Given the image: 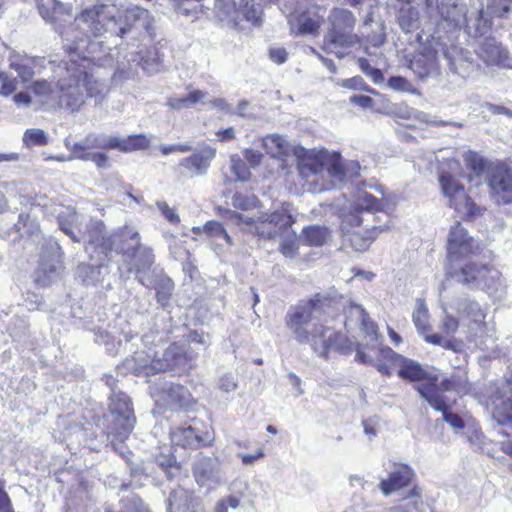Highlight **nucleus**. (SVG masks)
<instances>
[{"label": "nucleus", "instance_id": "bb28decb", "mask_svg": "<svg viewBox=\"0 0 512 512\" xmlns=\"http://www.w3.org/2000/svg\"><path fill=\"white\" fill-rule=\"evenodd\" d=\"M267 485L258 478L250 481L237 479L231 484V491L239 495L243 500L253 503L256 499H263L267 496Z\"/></svg>", "mask_w": 512, "mask_h": 512}, {"label": "nucleus", "instance_id": "de8ad7c7", "mask_svg": "<svg viewBox=\"0 0 512 512\" xmlns=\"http://www.w3.org/2000/svg\"><path fill=\"white\" fill-rule=\"evenodd\" d=\"M65 147L73 154L75 159L80 160L81 155L91 154L90 150L94 149L91 133L82 140L71 143L69 139L64 141Z\"/></svg>", "mask_w": 512, "mask_h": 512}, {"label": "nucleus", "instance_id": "9d476101", "mask_svg": "<svg viewBox=\"0 0 512 512\" xmlns=\"http://www.w3.org/2000/svg\"><path fill=\"white\" fill-rule=\"evenodd\" d=\"M330 29L324 36L323 49L342 58V48H349L359 42V37L353 33L356 18L347 9L336 8L329 15Z\"/></svg>", "mask_w": 512, "mask_h": 512}, {"label": "nucleus", "instance_id": "e433bc0d", "mask_svg": "<svg viewBox=\"0 0 512 512\" xmlns=\"http://www.w3.org/2000/svg\"><path fill=\"white\" fill-rule=\"evenodd\" d=\"M457 316L469 319L474 324H481L485 319V313L480 305L471 300H461L455 306Z\"/></svg>", "mask_w": 512, "mask_h": 512}, {"label": "nucleus", "instance_id": "ddd939ff", "mask_svg": "<svg viewBox=\"0 0 512 512\" xmlns=\"http://www.w3.org/2000/svg\"><path fill=\"white\" fill-rule=\"evenodd\" d=\"M110 411L113 415L110 434L114 439L123 442L134 428L135 416L129 397L124 393H117L110 397Z\"/></svg>", "mask_w": 512, "mask_h": 512}, {"label": "nucleus", "instance_id": "a878e982", "mask_svg": "<svg viewBox=\"0 0 512 512\" xmlns=\"http://www.w3.org/2000/svg\"><path fill=\"white\" fill-rule=\"evenodd\" d=\"M200 509V500L183 488L173 490L167 500V512H199Z\"/></svg>", "mask_w": 512, "mask_h": 512}, {"label": "nucleus", "instance_id": "473e14b6", "mask_svg": "<svg viewBox=\"0 0 512 512\" xmlns=\"http://www.w3.org/2000/svg\"><path fill=\"white\" fill-rule=\"evenodd\" d=\"M203 234L206 236L210 244L214 245L215 251L218 247L233 245L232 238L227 233L223 225L218 221L211 220L203 225Z\"/></svg>", "mask_w": 512, "mask_h": 512}, {"label": "nucleus", "instance_id": "6e6d98bb", "mask_svg": "<svg viewBox=\"0 0 512 512\" xmlns=\"http://www.w3.org/2000/svg\"><path fill=\"white\" fill-rule=\"evenodd\" d=\"M111 238L112 241H114V243L117 239H120L121 241H133V244L131 246L141 245L139 242L140 237L138 230L130 225H125L123 228L120 229L119 234L113 235Z\"/></svg>", "mask_w": 512, "mask_h": 512}, {"label": "nucleus", "instance_id": "412c9836", "mask_svg": "<svg viewBox=\"0 0 512 512\" xmlns=\"http://www.w3.org/2000/svg\"><path fill=\"white\" fill-rule=\"evenodd\" d=\"M344 325L347 333L351 332L355 327H359L371 341L378 339L377 325L369 318L368 313L361 305H349L346 310Z\"/></svg>", "mask_w": 512, "mask_h": 512}, {"label": "nucleus", "instance_id": "f03ea898", "mask_svg": "<svg viewBox=\"0 0 512 512\" xmlns=\"http://www.w3.org/2000/svg\"><path fill=\"white\" fill-rule=\"evenodd\" d=\"M334 305L332 299L316 295L291 306L285 316V324L294 339L300 344L309 343L321 358H327L331 351L348 354L355 349L351 339L327 324Z\"/></svg>", "mask_w": 512, "mask_h": 512}, {"label": "nucleus", "instance_id": "a19ab883", "mask_svg": "<svg viewBox=\"0 0 512 512\" xmlns=\"http://www.w3.org/2000/svg\"><path fill=\"white\" fill-rule=\"evenodd\" d=\"M492 416L501 425L512 424V399L499 397L493 401Z\"/></svg>", "mask_w": 512, "mask_h": 512}, {"label": "nucleus", "instance_id": "c756f323", "mask_svg": "<svg viewBox=\"0 0 512 512\" xmlns=\"http://www.w3.org/2000/svg\"><path fill=\"white\" fill-rule=\"evenodd\" d=\"M455 392L458 395H466L471 391L467 373L464 370L455 371L449 378H444L440 385L436 384V392Z\"/></svg>", "mask_w": 512, "mask_h": 512}, {"label": "nucleus", "instance_id": "5701e85b", "mask_svg": "<svg viewBox=\"0 0 512 512\" xmlns=\"http://www.w3.org/2000/svg\"><path fill=\"white\" fill-rule=\"evenodd\" d=\"M323 22V17L315 11L293 13L288 16L290 30L296 35H316Z\"/></svg>", "mask_w": 512, "mask_h": 512}, {"label": "nucleus", "instance_id": "09e8293b", "mask_svg": "<svg viewBox=\"0 0 512 512\" xmlns=\"http://www.w3.org/2000/svg\"><path fill=\"white\" fill-rule=\"evenodd\" d=\"M23 143L27 148L44 146L48 143V134L39 128L27 129L23 134Z\"/></svg>", "mask_w": 512, "mask_h": 512}, {"label": "nucleus", "instance_id": "79ce46f5", "mask_svg": "<svg viewBox=\"0 0 512 512\" xmlns=\"http://www.w3.org/2000/svg\"><path fill=\"white\" fill-rule=\"evenodd\" d=\"M237 13L253 24H258L261 19L262 9L254 0H239L235 2Z\"/></svg>", "mask_w": 512, "mask_h": 512}, {"label": "nucleus", "instance_id": "20e7f679", "mask_svg": "<svg viewBox=\"0 0 512 512\" xmlns=\"http://www.w3.org/2000/svg\"><path fill=\"white\" fill-rule=\"evenodd\" d=\"M298 170L312 192L319 193L338 188L345 180L359 176L361 166L355 160L343 162L337 153L309 152L300 157Z\"/></svg>", "mask_w": 512, "mask_h": 512}, {"label": "nucleus", "instance_id": "7ed1b4c3", "mask_svg": "<svg viewBox=\"0 0 512 512\" xmlns=\"http://www.w3.org/2000/svg\"><path fill=\"white\" fill-rule=\"evenodd\" d=\"M380 197L366 191L359 192L350 209L343 213L341 230L344 242L358 252L366 251L378 235L389 226L380 223L378 212L382 211L384 192L376 187Z\"/></svg>", "mask_w": 512, "mask_h": 512}, {"label": "nucleus", "instance_id": "774afa93", "mask_svg": "<svg viewBox=\"0 0 512 512\" xmlns=\"http://www.w3.org/2000/svg\"><path fill=\"white\" fill-rule=\"evenodd\" d=\"M124 512H150L142 500L136 497L126 499L123 502Z\"/></svg>", "mask_w": 512, "mask_h": 512}, {"label": "nucleus", "instance_id": "4c0bfd02", "mask_svg": "<svg viewBox=\"0 0 512 512\" xmlns=\"http://www.w3.org/2000/svg\"><path fill=\"white\" fill-rule=\"evenodd\" d=\"M151 139L143 134L120 137L117 135V150L130 153L145 150L150 146Z\"/></svg>", "mask_w": 512, "mask_h": 512}, {"label": "nucleus", "instance_id": "6ab92c4d", "mask_svg": "<svg viewBox=\"0 0 512 512\" xmlns=\"http://www.w3.org/2000/svg\"><path fill=\"white\" fill-rule=\"evenodd\" d=\"M215 155L216 149L204 145L191 156L181 159L178 164V171L181 174H189L190 176L204 175Z\"/></svg>", "mask_w": 512, "mask_h": 512}, {"label": "nucleus", "instance_id": "58836bf2", "mask_svg": "<svg viewBox=\"0 0 512 512\" xmlns=\"http://www.w3.org/2000/svg\"><path fill=\"white\" fill-rule=\"evenodd\" d=\"M132 61L137 62L148 74L157 73L162 68V60L155 49L147 50L145 55L142 50L137 52Z\"/></svg>", "mask_w": 512, "mask_h": 512}, {"label": "nucleus", "instance_id": "dca6fc26", "mask_svg": "<svg viewBox=\"0 0 512 512\" xmlns=\"http://www.w3.org/2000/svg\"><path fill=\"white\" fill-rule=\"evenodd\" d=\"M488 185L491 197L498 204L512 202V169L506 164H496L490 168Z\"/></svg>", "mask_w": 512, "mask_h": 512}, {"label": "nucleus", "instance_id": "cd10ccee", "mask_svg": "<svg viewBox=\"0 0 512 512\" xmlns=\"http://www.w3.org/2000/svg\"><path fill=\"white\" fill-rule=\"evenodd\" d=\"M414 476V471L405 464H397L387 479L380 482L379 487L385 496L407 486Z\"/></svg>", "mask_w": 512, "mask_h": 512}, {"label": "nucleus", "instance_id": "5fc2aeb1", "mask_svg": "<svg viewBox=\"0 0 512 512\" xmlns=\"http://www.w3.org/2000/svg\"><path fill=\"white\" fill-rule=\"evenodd\" d=\"M38 10L42 18L46 21L56 23L58 16L52 13L53 9H57V0H38Z\"/></svg>", "mask_w": 512, "mask_h": 512}, {"label": "nucleus", "instance_id": "864d4df0", "mask_svg": "<svg viewBox=\"0 0 512 512\" xmlns=\"http://www.w3.org/2000/svg\"><path fill=\"white\" fill-rule=\"evenodd\" d=\"M94 149H116L117 135L93 134L91 133Z\"/></svg>", "mask_w": 512, "mask_h": 512}, {"label": "nucleus", "instance_id": "6e6552de", "mask_svg": "<svg viewBox=\"0 0 512 512\" xmlns=\"http://www.w3.org/2000/svg\"><path fill=\"white\" fill-rule=\"evenodd\" d=\"M379 358L372 359L365 353L357 350L356 358L365 364H372L379 372L385 375H390L392 369H397V374L400 378L409 381L426 380L427 384H420L417 387L425 386L436 391V382L439 380V373L436 369L430 371L424 370L422 366L415 360L406 358L389 347H382L378 351Z\"/></svg>", "mask_w": 512, "mask_h": 512}, {"label": "nucleus", "instance_id": "ea45409f", "mask_svg": "<svg viewBox=\"0 0 512 512\" xmlns=\"http://www.w3.org/2000/svg\"><path fill=\"white\" fill-rule=\"evenodd\" d=\"M207 93L201 90L190 91L186 96L183 97H171L168 99V105L172 109L181 110L194 106L195 104L201 103L206 104Z\"/></svg>", "mask_w": 512, "mask_h": 512}, {"label": "nucleus", "instance_id": "4d7b16f0", "mask_svg": "<svg viewBox=\"0 0 512 512\" xmlns=\"http://www.w3.org/2000/svg\"><path fill=\"white\" fill-rule=\"evenodd\" d=\"M358 65H359V68L360 70L366 75L368 76L369 78H371V80L378 84V83H381L383 80H384V76H383V73L381 72L380 69L378 68H374L372 67L368 60L365 59V58H359L358 59Z\"/></svg>", "mask_w": 512, "mask_h": 512}, {"label": "nucleus", "instance_id": "338daca9", "mask_svg": "<svg viewBox=\"0 0 512 512\" xmlns=\"http://www.w3.org/2000/svg\"><path fill=\"white\" fill-rule=\"evenodd\" d=\"M173 284L170 279L164 280L161 284V289H157V300L161 305H165L172 293Z\"/></svg>", "mask_w": 512, "mask_h": 512}, {"label": "nucleus", "instance_id": "0eeeda50", "mask_svg": "<svg viewBox=\"0 0 512 512\" xmlns=\"http://www.w3.org/2000/svg\"><path fill=\"white\" fill-rule=\"evenodd\" d=\"M125 365L136 376L145 377L163 371L182 373L190 368L187 355L176 344L166 349L148 347L146 351L136 352L131 359H127Z\"/></svg>", "mask_w": 512, "mask_h": 512}, {"label": "nucleus", "instance_id": "7c9ffc66", "mask_svg": "<svg viewBox=\"0 0 512 512\" xmlns=\"http://www.w3.org/2000/svg\"><path fill=\"white\" fill-rule=\"evenodd\" d=\"M171 442L175 446L183 448H197L205 444L204 439L191 427H178L170 434Z\"/></svg>", "mask_w": 512, "mask_h": 512}, {"label": "nucleus", "instance_id": "0e129e2a", "mask_svg": "<svg viewBox=\"0 0 512 512\" xmlns=\"http://www.w3.org/2000/svg\"><path fill=\"white\" fill-rule=\"evenodd\" d=\"M218 387L225 393H231L237 389L238 383L233 375L226 374L219 379Z\"/></svg>", "mask_w": 512, "mask_h": 512}, {"label": "nucleus", "instance_id": "2f4dec72", "mask_svg": "<svg viewBox=\"0 0 512 512\" xmlns=\"http://www.w3.org/2000/svg\"><path fill=\"white\" fill-rule=\"evenodd\" d=\"M262 146L267 154L278 159H283L293 151V147L288 140L279 134L265 136L262 139Z\"/></svg>", "mask_w": 512, "mask_h": 512}, {"label": "nucleus", "instance_id": "603ef678", "mask_svg": "<svg viewBox=\"0 0 512 512\" xmlns=\"http://www.w3.org/2000/svg\"><path fill=\"white\" fill-rule=\"evenodd\" d=\"M231 171L235 174L236 178L240 181H246L250 177V171L246 167L245 162L238 155H231L230 157Z\"/></svg>", "mask_w": 512, "mask_h": 512}, {"label": "nucleus", "instance_id": "f257e3e1", "mask_svg": "<svg viewBox=\"0 0 512 512\" xmlns=\"http://www.w3.org/2000/svg\"><path fill=\"white\" fill-rule=\"evenodd\" d=\"M57 6V9L52 10V13L58 16L56 29L67 42L68 50L79 54L92 53V38L102 36L104 33L121 38L134 30L139 34L142 30L145 34H150L153 25L150 12L139 6L128 8L123 14H118L114 5L96 4L85 8L68 27L62 29L61 23L71 17L72 6L59 1Z\"/></svg>", "mask_w": 512, "mask_h": 512}, {"label": "nucleus", "instance_id": "b1692460", "mask_svg": "<svg viewBox=\"0 0 512 512\" xmlns=\"http://www.w3.org/2000/svg\"><path fill=\"white\" fill-rule=\"evenodd\" d=\"M419 393L432 408L443 413L444 421L454 428L461 429L464 427L463 420L457 414L448 412L449 406L441 393H437L433 389L425 386L419 387Z\"/></svg>", "mask_w": 512, "mask_h": 512}, {"label": "nucleus", "instance_id": "4468645a", "mask_svg": "<svg viewBox=\"0 0 512 512\" xmlns=\"http://www.w3.org/2000/svg\"><path fill=\"white\" fill-rule=\"evenodd\" d=\"M439 183L444 197L448 199L449 206L459 215L467 218L480 215L481 208L472 202L464 186L449 173H441Z\"/></svg>", "mask_w": 512, "mask_h": 512}, {"label": "nucleus", "instance_id": "680f3d73", "mask_svg": "<svg viewBox=\"0 0 512 512\" xmlns=\"http://www.w3.org/2000/svg\"><path fill=\"white\" fill-rule=\"evenodd\" d=\"M18 190V184L15 182L11 183H0V213L8 209V203L5 198V193L8 195L14 194Z\"/></svg>", "mask_w": 512, "mask_h": 512}, {"label": "nucleus", "instance_id": "a18cd8bd", "mask_svg": "<svg viewBox=\"0 0 512 512\" xmlns=\"http://www.w3.org/2000/svg\"><path fill=\"white\" fill-rule=\"evenodd\" d=\"M279 238L281 239V253L287 258H294L298 250L296 233L288 228L285 232H281Z\"/></svg>", "mask_w": 512, "mask_h": 512}, {"label": "nucleus", "instance_id": "aec40b11", "mask_svg": "<svg viewBox=\"0 0 512 512\" xmlns=\"http://www.w3.org/2000/svg\"><path fill=\"white\" fill-rule=\"evenodd\" d=\"M193 474L198 485L212 488L222 480L220 463L217 458L199 457L193 465Z\"/></svg>", "mask_w": 512, "mask_h": 512}, {"label": "nucleus", "instance_id": "c9c22d12", "mask_svg": "<svg viewBox=\"0 0 512 512\" xmlns=\"http://www.w3.org/2000/svg\"><path fill=\"white\" fill-rule=\"evenodd\" d=\"M411 69L420 78L428 77L437 70V59L435 53L420 54L416 56L410 65Z\"/></svg>", "mask_w": 512, "mask_h": 512}, {"label": "nucleus", "instance_id": "423d86ee", "mask_svg": "<svg viewBox=\"0 0 512 512\" xmlns=\"http://www.w3.org/2000/svg\"><path fill=\"white\" fill-rule=\"evenodd\" d=\"M32 204L40 206L47 216L56 217L59 227L64 233L75 242L84 241L87 243L86 251L89 254L97 253L100 260L101 255L106 257L108 252L114 248L112 238H106L104 235L105 225L102 221H91L86 231L80 237H77L73 231V225L77 223L78 215L72 207L48 200L44 195L36 196Z\"/></svg>", "mask_w": 512, "mask_h": 512}, {"label": "nucleus", "instance_id": "e2e57ef3", "mask_svg": "<svg viewBox=\"0 0 512 512\" xmlns=\"http://www.w3.org/2000/svg\"><path fill=\"white\" fill-rule=\"evenodd\" d=\"M82 161H92L96 164L99 169H104L109 167L108 156L102 152H92L91 154H85L79 156Z\"/></svg>", "mask_w": 512, "mask_h": 512}, {"label": "nucleus", "instance_id": "8fccbe9b", "mask_svg": "<svg viewBox=\"0 0 512 512\" xmlns=\"http://www.w3.org/2000/svg\"><path fill=\"white\" fill-rule=\"evenodd\" d=\"M16 227L20 233L30 236H37L40 232L39 224L29 214L21 213Z\"/></svg>", "mask_w": 512, "mask_h": 512}, {"label": "nucleus", "instance_id": "f704fd0d", "mask_svg": "<svg viewBox=\"0 0 512 512\" xmlns=\"http://www.w3.org/2000/svg\"><path fill=\"white\" fill-rule=\"evenodd\" d=\"M9 66L17 72L22 82H27L34 75L36 59L27 55L14 54L10 57Z\"/></svg>", "mask_w": 512, "mask_h": 512}, {"label": "nucleus", "instance_id": "c03bdc74", "mask_svg": "<svg viewBox=\"0 0 512 512\" xmlns=\"http://www.w3.org/2000/svg\"><path fill=\"white\" fill-rule=\"evenodd\" d=\"M328 237V230L321 226H311L302 232V241L311 246L323 245Z\"/></svg>", "mask_w": 512, "mask_h": 512}, {"label": "nucleus", "instance_id": "9b49d317", "mask_svg": "<svg viewBox=\"0 0 512 512\" xmlns=\"http://www.w3.org/2000/svg\"><path fill=\"white\" fill-rule=\"evenodd\" d=\"M230 220L242 229L256 233L260 237L274 239L291 228L294 220L286 211H275L270 214H262L257 219L254 216H247L240 213H232Z\"/></svg>", "mask_w": 512, "mask_h": 512}, {"label": "nucleus", "instance_id": "c85d7f7f", "mask_svg": "<svg viewBox=\"0 0 512 512\" xmlns=\"http://www.w3.org/2000/svg\"><path fill=\"white\" fill-rule=\"evenodd\" d=\"M159 401H162L170 409H179L186 407L191 402V394L184 386L179 384H166L161 394Z\"/></svg>", "mask_w": 512, "mask_h": 512}, {"label": "nucleus", "instance_id": "bf43d9fd", "mask_svg": "<svg viewBox=\"0 0 512 512\" xmlns=\"http://www.w3.org/2000/svg\"><path fill=\"white\" fill-rule=\"evenodd\" d=\"M256 204L255 196H245L242 193H235L232 197V205L244 211L249 210Z\"/></svg>", "mask_w": 512, "mask_h": 512}, {"label": "nucleus", "instance_id": "3c124183", "mask_svg": "<svg viewBox=\"0 0 512 512\" xmlns=\"http://www.w3.org/2000/svg\"><path fill=\"white\" fill-rule=\"evenodd\" d=\"M512 7V0H489L487 13L493 17H504Z\"/></svg>", "mask_w": 512, "mask_h": 512}, {"label": "nucleus", "instance_id": "37998d69", "mask_svg": "<svg viewBox=\"0 0 512 512\" xmlns=\"http://www.w3.org/2000/svg\"><path fill=\"white\" fill-rule=\"evenodd\" d=\"M398 22L401 29L408 33L418 27L419 13L418 10L411 6H404L399 10Z\"/></svg>", "mask_w": 512, "mask_h": 512}, {"label": "nucleus", "instance_id": "393cba45", "mask_svg": "<svg viewBox=\"0 0 512 512\" xmlns=\"http://www.w3.org/2000/svg\"><path fill=\"white\" fill-rule=\"evenodd\" d=\"M456 315L457 313L453 305H443L442 315L439 322L440 332L437 334L456 342V348L450 350L453 352H460L463 348V342L454 337L455 333H457L460 327L459 318Z\"/></svg>", "mask_w": 512, "mask_h": 512}, {"label": "nucleus", "instance_id": "a211bd4d", "mask_svg": "<svg viewBox=\"0 0 512 512\" xmlns=\"http://www.w3.org/2000/svg\"><path fill=\"white\" fill-rule=\"evenodd\" d=\"M476 52L478 57L487 66H496L502 68L512 67V60L509 57L507 49L503 47V45L495 38H485L480 42Z\"/></svg>", "mask_w": 512, "mask_h": 512}, {"label": "nucleus", "instance_id": "2eb2a0df", "mask_svg": "<svg viewBox=\"0 0 512 512\" xmlns=\"http://www.w3.org/2000/svg\"><path fill=\"white\" fill-rule=\"evenodd\" d=\"M425 3L430 18L448 31L466 23V11L457 0H425Z\"/></svg>", "mask_w": 512, "mask_h": 512}, {"label": "nucleus", "instance_id": "69168bd1", "mask_svg": "<svg viewBox=\"0 0 512 512\" xmlns=\"http://www.w3.org/2000/svg\"><path fill=\"white\" fill-rule=\"evenodd\" d=\"M158 209L161 211L162 215L172 224H179L180 217L175 212L174 209L170 208L169 205L164 201H159L156 203Z\"/></svg>", "mask_w": 512, "mask_h": 512}, {"label": "nucleus", "instance_id": "39448f33", "mask_svg": "<svg viewBox=\"0 0 512 512\" xmlns=\"http://www.w3.org/2000/svg\"><path fill=\"white\" fill-rule=\"evenodd\" d=\"M82 63H72L66 68V76L58 80V105L71 111H78L87 97L93 98L95 104H100L106 97L109 88L105 81L98 80L92 73L86 71V54H79Z\"/></svg>", "mask_w": 512, "mask_h": 512}, {"label": "nucleus", "instance_id": "1a4fd4ad", "mask_svg": "<svg viewBox=\"0 0 512 512\" xmlns=\"http://www.w3.org/2000/svg\"><path fill=\"white\" fill-rule=\"evenodd\" d=\"M446 274L467 286L483 289L494 298H501L505 293L506 286L501 273L485 264L469 260L463 266L457 264L446 267Z\"/></svg>", "mask_w": 512, "mask_h": 512}, {"label": "nucleus", "instance_id": "72a5a7b5", "mask_svg": "<svg viewBox=\"0 0 512 512\" xmlns=\"http://www.w3.org/2000/svg\"><path fill=\"white\" fill-rule=\"evenodd\" d=\"M30 89L41 103L50 106L58 105V84L53 87L46 80H37L31 84Z\"/></svg>", "mask_w": 512, "mask_h": 512}, {"label": "nucleus", "instance_id": "f8f14e48", "mask_svg": "<svg viewBox=\"0 0 512 512\" xmlns=\"http://www.w3.org/2000/svg\"><path fill=\"white\" fill-rule=\"evenodd\" d=\"M446 248L448 258L446 267L455 266L460 261L470 259L480 252L479 243L469 235L460 223L451 226L447 235Z\"/></svg>", "mask_w": 512, "mask_h": 512}, {"label": "nucleus", "instance_id": "4be33fe9", "mask_svg": "<svg viewBox=\"0 0 512 512\" xmlns=\"http://www.w3.org/2000/svg\"><path fill=\"white\" fill-rule=\"evenodd\" d=\"M116 249L132 258V265L139 282L148 286L141 274L148 270L154 262L152 250L144 245L128 247L121 245L116 247Z\"/></svg>", "mask_w": 512, "mask_h": 512}, {"label": "nucleus", "instance_id": "13d9d810", "mask_svg": "<svg viewBox=\"0 0 512 512\" xmlns=\"http://www.w3.org/2000/svg\"><path fill=\"white\" fill-rule=\"evenodd\" d=\"M156 463L168 477H171L175 471L179 470V466L176 465L175 459L171 455L161 454L157 456Z\"/></svg>", "mask_w": 512, "mask_h": 512}, {"label": "nucleus", "instance_id": "f3484780", "mask_svg": "<svg viewBox=\"0 0 512 512\" xmlns=\"http://www.w3.org/2000/svg\"><path fill=\"white\" fill-rule=\"evenodd\" d=\"M412 318L418 334L423 337L426 343L440 346L444 349L456 348V342L438 334L431 333L430 313L423 300L417 301V306L413 312Z\"/></svg>", "mask_w": 512, "mask_h": 512}, {"label": "nucleus", "instance_id": "052dcab7", "mask_svg": "<svg viewBox=\"0 0 512 512\" xmlns=\"http://www.w3.org/2000/svg\"><path fill=\"white\" fill-rule=\"evenodd\" d=\"M17 89V81L4 72H0V95L9 96Z\"/></svg>", "mask_w": 512, "mask_h": 512}, {"label": "nucleus", "instance_id": "49530a36", "mask_svg": "<svg viewBox=\"0 0 512 512\" xmlns=\"http://www.w3.org/2000/svg\"><path fill=\"white\" fill-rule=\"evenodd\" d=\"M103 268V263L97 265L81 264L77 268V275L86 285H90L100 280L101 270Z\"/></svg>", "mask_w": 512, "mask_h": 512}]
</instances>
